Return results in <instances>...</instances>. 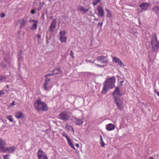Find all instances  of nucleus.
<instances>
[{"label": "nucleus", "mask_w": 159, "mask_h": 159, "mask_svg": "<svg viewBox=\"0 0 159 159\" xmlns=\"http://www.w3.org/2000/svg\"><path fill=\"white\" fill-rule=\"evenodd\" d=\"M120 90L119 88H116L114 91L113 95L115 103L116 104L118 108L120 110H122L124 108L123 98L121 96L122 94L120 93Z\"/></svg>", "instance_id": "obj_1"}, {"label": "nucleus", "mask_w": 159, "mask_h": 159, "mask_svg": "<svg viewBox=\"0 0 159 159\" xmlns=\"http://www.w3.org/2000/svg\"><path fill=\"white\" fill-rule=\"evenodd\" d=\"M115 78L112 77L107 78L104 84V87L102 91V93L105 94L109 89L113 88L115 86Z\"/></svg>", "instance_id": "obj_2"}, {"label": "nucleus", "mask_w": 159, "mask_h": 159, "mask_svg": "<svg viewBox=\"0 0 159 159\" xmlns=\"http://www.w3.org/2000/svg\"><path fill=\"white\" fill-rule=\"evenodd\" d=\"M34 107L38 111H44L48 110V107L47 104L40 99H37L34 102Z\"/></svg>", "instance_id": "obj_3"}, {"label": "nucleus", "mask_w": 159, "mask_h": 159, "mask_svg": "<svg viewBox=\"0 0 159 159\" xmlns=\"http://www.w3.org/2000/svg\"><path fill=\"white\" fill-rule=\"evenodd\" d=\"M6 145L5 142L2 139H0V152H8L12 153L16 149L15 147L12 146L9 148H6L5 147Z\"/></svg>", "instance_id": "obj_4"}, {"label": "nucleus", "mask_w": 159, "mask_h": 159, "mask_svg": "<svg viewBox=\"0 0 159 159\" xmlns=\"http://www.w3.org/2000/svg\"><path fill=\"white\" fill-rule=\"evenodd\" d=\"M52 75L51 74H49L45 75V77L46 78L45 82L43 84V88L44 90L46 91H49L50 90L52 87L53 84L52 82L50 81V78L47 77L48 76Z\"/></svg>", "instance_id": "obj_5"}, {"label": "nucleus", "mask_w": 159, "mask_h": 159, "mask_svg": "<svg viewBox=\"0 0 159 159\" xmlns=\"http://www.w3.org/2000/svg\"><path fill=\"white\" fill-rule=\"evenodd\" d=\"M151 43L152 45V50L154 52L156 51L159 48V42L158 41L156 36L152 39Z\"/></svg>", "instance_id": "obj_6"}, {"label": "nucleus", "mask_w": 159, "mask_h": 159, "mask_svg": "<svg viewBox=\"0 0 159 159\" xmlns=\"http://www.w3.org/2000/svg\"><path fill=\"white\" fill-rule=\"evenodd\" d=\"M70 116V114L67 111H64L59 115V119L66 121L69 119Z\"/></svg>", "instance_id": "obj_7"}, {"label": "nucleus", "mask_w": 159, "mask_h": 159, "mask_svg": "<svg viewBox=\"0 0 159 159\" xmlns=\"http://www.w3.org/2000/svg\"><path fill=\"white\" fill-rule=\"evenodd\" d=\"M4 60L5 61L3 63H1V66L4 69L7 68L8 66H9L12 63V60L11 58L9 57L7 59L4 58Z\"/></svg>", "instance_id": "obj_8"}, {"label": "nucleus", "mask_w": 159, "mask_h": 159, "mask_svg": "<svg viewBox=\"0 0 159 159\" xmlns=\"http://www.w3.org/2000/svg\"><path fill=\"white\" fill-rule=\"evenodd\" d=\"M37 156L38 159H48L45 153L42 150H38Z\"/></svg>", "instance_id": "obj_9"}, {"label": "nucleus", "mask_w": 159, "mask_h": 159, "mask_svg": "<svg viewBox=\"0 0 159 159\" xmlns=\"http://www.w3.org/2000/svg\"><path fill=\"white\" fill-rule=\"evenodd\" d=\"M62 136L65 137L67 140L68 145L72 148L75 150H76L73 143L71 140V139L69 138L67 136V134L65 132H63L62 133Z\"/></svg>", "instance_id": "obj_10"}, {"label": "nucleus", "mask_w": 159, "mask_h": 159, "mask_svg": "<svg viewBox=\"0 0 159 159\" xmlns=\"http://www.w3.org/2000/svg\"><path fill=\"white\" fill-rule=\"evenodd\" d=\"M112 57V60L113 62L116 63H117L120 67H123L124 66V64L119 58L116 57Z\"/></svg>", "instance_id": "obj_11"}, {"label": "nucleus", "mask_w": 159, "mask_h": 159, "mask_svg": "<svg viewBox=\"0 0 159 159\" xmlns=\"http://www.w3.org/2000/svg\"><path fill=\"white\" fill-rule=\"evenodd\" d=\"M150 6V4L148 3H142L139 5V7L141 10V11H146Z\"/></svg>", "instance_id": "obj_12"}, {"label": "nucleus", "mask_w": 159, "mask_h": 159, "mask_svg": "<svg viewBox=\"0 0 159 159\" xmlns=\"http://www.w3.org/2000/svg\"><path fill=\"white\" fill-rule=\"evenodd\" d=\"M97 10L98 13V16L102 17L104 15V11L102 7L100 6L97 7Z\"/></svg>", "instance_id": "obj_13"}, {"label": "nucleus", "mask_w": 159, "mask_h": 159, "mask_svg": "<svg viewBox=\"0 0 159 159\" xmlns=\"http://www.w3.org/2000/svg\"><path fill=\"white\" fill-rule=\"evenodd\" d=\"M57 21L56 19L53 20L51 22L49 28V31L53 32L56 27Z\"/></svg>", "instance_id": "obj_14"}, {"label": "nucleus", "mask_w": 159, "mask_h": 159, "mask_svg": "<svg viewBox=\"0 0 159 159\" xmlns=\"http://www.w3.org/2000/svg\"><path fill=\"white\" fill-rule=\"evenodd\" d=\"M97 59L101 63H106L108 61L107 57L103 56H98Z\"/></svg>", "instance_id": "obj_15"}, {"label": "nucleus", "mask_w": 159, "mask_h": 159, "mask_svg": "<svg viewBox=\"0 0 159 159\" xmlns=\"http://www.w3.org/2000/svg\"><path fill=\"white\" fill-rule=\"evenodd\" d=\"M75 124L77 125H80L82 124L85 120V118L83 117H82L81 118H76Z\"/></svg>", "instance_id": "obj_16"}, {"label": "nucleus", "mask_w": 159, "mask_h": 159, "mask_svg": "<svg viewBox=\"0 0 159 159\" xmlns=\"http://www.w3.org/2000/svg\"><path fill=\"white\" fill-rule=\"evenodd\" d=\"M77 10L81 12H83L84 13H87L89 11L88 9L85 8L81 5L77 7Z\"/></svg>", "instance_id": "obj_17"}, {"label": "nucleus", "mask_w": 159, "mask_h": 159, "mask_svg": "<svg viewBox=\"0 0 159 159\" xmlns=\"http://www.w3.org/2000/svg\"><path fill=\"white\" fill-rule=\"evenodd\" d=\"M15 116L16 118L18 119L23 117L24 114L22 112L17 111L15 113Z\"/></svg>", "instance_id": "obj_18"}, {"label": "nucleus", "mask_w": 159, "mask_h": 159, "mask_svg": "<svg viewBox=\"0 0 159 159\" xmlns=\"http://www.w3.org/2000/svg\"><path fill=\"white\" fill-rule=\"evenodd\" d=\"M30 22L34 23L31 27V30H33L34 29H36L37 28V25L38 23V21L36 20H30Z\"/></svg>", "instance_id": "obj_19"}, {"label": "nucleus", "mask_w": 159, "mask_h": 159, "mask_svg": "<svg viewBox=\"0 0 159 159\" xmlns=\"http://www.w3.org/2000/svg\"><path fill=\"white\" fill-rule=\"evenodd\" d=\"M114 125L112 124H109L107 125L106 126V129L108 131H111L115 129Z\"/></svg>", "instance_id": "obj_20"}, {"label": "nucleus", "mask_w": 159, "mask_h": 159, "mask_svg": "<svg viewBox=\"0 0 159 159\" xmlns=\"http://www.w3.org/2000/svg\"><path fill=\"white\" fill-rule=\"evenodd\" d=\"M52 71L53 73V74H52V75H56L58 74H59L62 72L60 68L59 67L56 68L55 69L53 70Z\"/></svg>", "instance_id": "obj_21"}, {"label": "nucleus", "mask_w": 159, "mask_h": 159, "mask_svg": "<svg viewBox=\"0 0 159 159\" xmlns=\"http://www.w3.org/2000/svg\"><path fill=\"white\" fill-rule=\"evenodd\" d=\"M105 10L107 12V17L110 18L112 17V13L107 8H105Z\"/></svg>", "instance_id": "obj_22"}, {"label": "nucleus", "mask_w": 159, "mask_h": 159, "mask_svg": "<svg viewBox=\"0 0 159 159\" xmlns=\"http://www.w3.org/2000/svg\"><path fill=\"white\" fill-rule=\"evenodd\" d=\"M17 57L18 58V61L19 65H20V64L21 63L22 61L23 60V57L21 54H19L17 55Z\"/></svg>", "instance_id": "obj_23"}, {"label": "nucleus", "mask_w": 159, "mask_h": 159, "mask_svg": "<svg viewBox=\"0 0 159 159\" xmlns=\"http://www.w3.org/2000/svg\"><path fill=\"white\" fill-rule=\"evenodd\" d=\"M67 39L66 37L61 36L59 38V40L61 43L66 42Z\"/></svg>", "instance_id": "obj_24"}, {"label": "nucleus", "mask_w": 159, "mask_h": 159, "mask_svg": "<svg viewBox=\"0 0 159 159\" xmlns=\"http://www.w3.org/2000/svg\"><path fill=\"white\" fill-rule=\"evenodd\" d=\"M65 126L68 131L71 130V129L72 131L74 132V129L71 125H68L67 124H66L65 125Z\"/></svg>", "instance_id": "obj_25"}, {"label": "nucleus", "mask_w": 159, "mask_h": 159, "mask_svg": "<svg viewBox=\"0 0 159 159\" xmlns=\"http://www.w3.org/2000/svg\"><path fill=\"white\" fill-rule=\"evenodd\" d=\"M100 143L101 144V146L102 147H104L105 146V144L103 141V139L101 135H100Z\"/></svg>", "instance_id": "obj_26"}, {"label": "nucleus", "mask_w": 159, "mask_h": 159, "mask_svg": "<svg viewBox=\"0 0 159 159\" xmlns=\"http://www.w3.org/2000/svg\"><path fill=\"white\" fill-rule=\"evenodd\" d=\"M6 118L11 122H13V117L11 115H10L7 116Z\"/></svg>", "instance_id": "obj_27"}, {"label": "nucleus", "mask_w": 159, "mask_h": 159, "mask_svg": "<svg viewBox=\"0 0 159 159\" xmlns=\"http://www.w3.org/2000/svg\"><path fill=\"white\" fill-rule=\"evenodd\" d=\"M66 34V32L65 30L61 31L60 33V34L61 36H64Z\"/></svg>", "instance_id": "obj_28"}, {"label": "nucleus", "mask_w": 159, "mask_h": 159, "mask_svg": "<svg viewBox=\"0 0 159 159\" xmlns=\"http://www.w3.org/2000/svg\"><path fill=\"white\" fill-rule=\"evenodd\" d=\"M16 80H17V81L18 83H21V82H23L22 78V76H21L20 75L19 76V78L18 79L17 78L16 79Z\"/></svg>", "instance_id": "obj_29"}, {"label": "nucleus", "mask_w": 159, "mask_h": 159, "mask_svg": "<svg viewBox=\"0 0 159 159\" xmlns=\"http://www.w3.org/2000/svg\"><path fill=\"white\" fill-rule=\"evenodd\" d=\"M6 77L0 76V82L1 81H8L6 80Z\"/></svg>", "instance_id": "obj_30"}, {"label": "nucleus", "mask_w": 159, "mask_h": 159, "mask_svg": "<svg viewBox=\"0 0 159 159\" xmlns=\"http://www.w3.org/2000/svg\"><path fill=\"white\" fill-rule=\"evenodd\" d=\"M100 2V0H93V3L94 6H95Z\"/></svg>", "instance_id": "obj_31"}, {"label": "nucleus", "mask_w": 159, "mask_h": 159, "mask_svg": "<svg viewBox=\"0 0 159 159\" xmlns=\"http://www.w3.org/2000/svg\"><path fill=\"white\" fill-rule=\"evenodd\" d=\"M10 155L8 154H7L3 156V158L4 159H10L9 157Z\"/></svg>", "instance_id": "obj_32"}, {"label": "nucleus", "mask_w": 159, "mask_h": 159, "mask_svg": "<svg viewBox=\"0 0 159 159\" xmlns=\"http://www.w3.org/2000/svg\"><path fill=\"white\" fill-rule=\"evenodd\" d=\"M15 105V102L14 101H13L11 103L9 106H8V107L9 108H10L11 107H12L14 105Z\"/></svg>", "instance_id": "obj_33"}, {"label": "nucleus", "mask_w": 159, "mask_h": 159, "mask_svg": "<svg viewBox=\"0 0 159 159\" xmlns=\"http://www.w3.org/2000/svg\"><path fill=\"white\" fill-rule=\"evenodd\" d=\"M70 55L73 58H74V53L72 51H71L70 52Z\"/></svg>", "instance_id": "obj_34"}, {"label": "nucleus", "mask_w": 159, "mask_h": 159, "mask_svg": "<svg viewBox=\"0 0 159 159\" xmlns=\"http://www.w3.org/2000/svg\"><path fill=\"white\" fill-rule=\"evenodd\" d=\"M96 65L99 67H101V68L104 67L105 66V65H100L96 64Z\"/></svg>", "instance_id": "obj_35"}, {"label": "nucleus", "mask_w": 159, "mask_h": 159, "mask_svg": "<svg viewBox=\"0 0 159 159\" xmlns=\"http://www.w3.org/2000/svg\"><path fill=\"white\" fill-rule=\"evenodd\" d=\"M21 21L22 22V23H21V25L22 26L25 25V22L24 20H22Z\"/></svg>", "instance_id": "obj_36"}, {"label": "nucleus", "mask_w": 159, "mask_h": 159, "mask_svg": "<svg viewBox=\"0 0 159 159\" xmlns=\"http://www.w3.org/2000/svg\"><path fill=\"white\" fill-rule=\"evenodd\" d=\"M5 16V14L4 13H2L1 14L0 16L2 18H3Z\"/></svg>", "instance_id": "obj_37"}, {"label": "nucleus", "mask_w": 159, "mask_h": 159, "mask_svg": "<svg viewBox=\"0 0 159 159\" xmlns=\"http://www.w3.org/2000/svg\"><path fill=\"white\" fill-rule=\"evenodd\" d=\"M4 93L3 91H0V96L4 94Z\"/></svg>", "instance_id": "obj_38"}, {"label": "nucleus", "mask_w": 159, "mask_h": 159, "mask_svg": "<svg viewBox=\"0 0 159 159\" xmlns=\"http://www.w3.org/2000/svg\"><path fill=\"white\" fill-rule=\"evenodd\" d=\"M102 25H103V23L102 22H101L100 23H99L98 24V25H100L101 28L102 27Z\"/></svg>", "instance_id": "obj_39"}, {"label": "nucleus", "mask_w": 159, "mask_h": 159, "mask_svg": "<svg viewBox=\"0 0 159 159\" xmlns=\"http://www.w3.org/2000/svg\"><path fill=\"white\" fill-rule=\"evenodd\" d=\"M35 12V11L34 10H32L31 11V13L32 14H34Z\"/></svg>", "instance_id": "obj_40"}, {"label": "nucleus", "mask_w": 159, "mask_h": 159, "mask_svg": "<svg viewBox=\"0 0 159 159\" xmlns=\"http://www.w3.org/2000/svg\"><path fill=\"white\" fill-rule=\"evenodd\" d=\"M37 37L38 38V39H39L41 38V36L39 34H38L37 35Z\"/></svg>", "instance_id": "obj_41"}, {"label": "nucleus", "mask_w": 159, "mask_h": 159, "mask_svg": "<svg viewBox=\"0 0 159 159\" xmlns=\"http://www.w3.org/2000/svg\"><path fill=\"white\" fill-rule=\"evenodd\" d=\"M75 145L78 148H79V144H78V143H76L75 144Z\"/></svg>", "instance_id": "obj_42"}, {"label": "nucleus", "mask_w": 159, "mask_h": 159, "mask_svg": "<svg viewBox=\"0 0 159 159\" xmlns=\"http://www.w3.org/2000/svg\"><path fill=\"white\" fill-rule=\"evenodd\" d=\"M156 93L157 95L159 96V91H157V92H156Z\"/></svg>", "instance_id": "obj_43"}, {"label": "nucleus", "mask_w": 159, "mask_h": 159, "mask_svg": "<svg viewBox=\"0 0 159 159\" xmlns=\"http://www.w3.org/2000/svg\"><path fill=\"white\" fill-rule=\"evenodd\" d=\"M149 159H153V158L152 157H150Z\"/></svg>", "instance_id": "obj_44"}, {"label": "nucleus", "mask_w": 159, "mask_h": 159, "mask_svg": "<svg viewBox=\"0 0 159 159\" xmlns=\"http://www.w3.org/2000/svg\"><path fill=\"white\" fill-rule=\"evenodd\" d=\"M41 9V8H39L38 10V11H39V10H40Z\"/></svg>", "instance_id": "obj_45"}, {"label": "nucleus", "mask_w": 159, "mask_h": 159, "mask_svg": "<svg viewBox=\"0 0 159 159\" xmlns=\"http://www.w3.org/2000/svg\"><path fill=\"white\" fill-rule=\"evenodd\" d=\"M9 81L11 82L12 81Z\"/></svg>", "instance_id": "obj_46"}]
</instances>
